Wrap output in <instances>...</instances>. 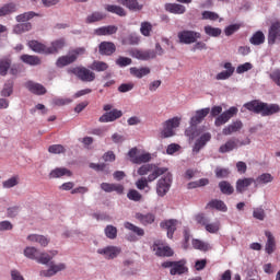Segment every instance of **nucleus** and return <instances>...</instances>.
<instances>
[{"label": "nucleus", "instance_id": "nucleus-1", "mask_svg": "<svg viewBox=\"0 0 280 280\" xmlns=\"http://www.w3.org/2000/svg\"><path fill=\"white\" fill-rule=\"evenodd\" d=\"M244 108L255 115H261V117H270L280 113V106L278 104H268L259 100H254L244 104Z\"/></svg>", "mask_w": 280, "mask_h": 280}, {"label": "nucleus", "instance_id": "nucleus-2", "mask_svg": "<svg viewBox=\"0 0 280 280\" xmlns=\"http://www.w3.org/2000/svg\"><path fill=\"white\" fill-rule=\"evenodd\" d=\"M24 257L26 259H32L33 261H36L37 264H42L43 266H47L51 262V259L58 255V250H49L40 252V249L34 247V246H27L24 248Z\"/></svg>", "mask_w": 280, "mask_h": 280}, {"label": "nucleus", "instance_id": "nucleus-3", "mask_svg": "<svg viewBox=\"0 0 280 280\" xmlns=\"http://www.w3.org/2000/svg\"><path fill=\"white\" fill-rule=\"evenodd\" d=\"M86 54V48L78 47L69 50L66 56H61L56 60V67L58 69H62L65 67H69V65H73L80 56H84Z\"/></svg>", "mask_w": 280, "mask_h": 280}, {"label": "nucleus", "instance_id": "nucleus-4", "mask_svg": "<svg viewBox=\"0 0 280 280\" xmlns=\"http://www.w3.org/2000/svg\"><path fill=\"white\" fill-rule=\"evenodd\" d=\"M165 172H167V167H159L156 164H143L138 168L139 176H148L149 174V183H154V180H156L159 176H163Z\"/></svg>", "mask_w": 280, "mask_h": 280}, {"label": "nucleus", "instance_id": "nucleus-5", "mask_svg": "<svg viewBox=\"0 0 280 280\" xmlns=\"http://www.w3.org/2000/svg\"><path fill=\"white\" fill-rule=\"evenodd\" d=\"M162 268H171L170 275H172V277H175V275H187V272H189V268L187 267V260L185 259L177 261H164L162 264Z\"/></svg>", "mask_w": 280, "mask_h": 280}, {"label": "nucleus", "instance_id": "nucleus-6", "mask_svg": "<svg viewBox=\"0 0 280 280\" xmlns=\"http://www.w3.org/2000/svg\"><path fill=\"white\" fill-rule=\"evenodd\" d=\"M67 73L70 75H77L81 82H93L95 80V72L89 70L85 67L69 68Z\"/></svg>", "mask_w": 280, "mask_h": 280}, {"label": "nucleus", "instance_id": "nucleus-7", "mask_svg": "<svg viewBox=\"0 0 280 280\" xmlns=\"http://www.w3.org/2000/svg\"><path fill=\"white\" fill-rule=\"evenodd\" d=\"M177 38L182 45H194L202 38V34L196 31L184 30L177 34Z\"/></svg>", "mask_w": 280, "mask_h": 280}, {"label": "nucleus", "instance_id": "nucleus-8", "mask_svg": "<svg viewBox=\"0 0 280 280\" xmlns=\"http://www.w3.org/2000/svg\"><path fill=\"white\" fill-rule=\"evenodd\" d=\"M172 173H166L163 177H161L156 183V194L160 198L167 196V192L172 188Z\"/></svg>", "mask_w": 280, "mask_h": 280}, {"label": "nucleus", "instance_id": "nucleus-9", "mask_svg": "<svg viewBox=\"0 0 280 280\" xmlns=\"http://www.w3.org/2000/svg\"><path fill=\"white\" fill-rule=\"evenodd\" d=\"M242 145H250V140L246 138L245 141H240V139L232 138L219 148V152L220 154H226V152H233Z\"/></svg>", "mask_w": 280, "mask_h": 280}, {"label": "nucleus", "instance_id": "nucleus-10", "mask_svg": "<svg viewBox=\"0 0 280 280\" xmlns=\"http://www.w3.org/2000/svg\"><path fill=\"white\" fill-rule=\"evenodd\" d=\"M180 126V118L173 117L166 120L163 125V130L161 132L163 139H170V137H174V129Z\"/></svg>", "mask_w": 280, "mask_h": 280}, {"label": "nucleus", "instance_id": "nucleus-11", "mask_svg": "<svg viewBox=\"0 0 280 280\" xmlns=\"http://www.w3.org/2000/svg\"><path fill=\"white\" fill-rule=\"evenodd\" d=\"M128 52L129 56H131V58H136V60L148 61L154 60V58H156V52L153 49L140 50L132 48Z\"/></svg>", "mask_w": 280, "mask_h": 280}, {"label": "nucleus", "instance_id": "nucleus-12", "mask_svg": "<svg viewBox=\"0 0 280 280\" xmlns=\"http://www.w3.org/2000/svg\"><path fill=\"white\" fill-rule=\"evenodd\" d=\"M96 253L98 255H103L105 259H117V257L121 255V248L118 246L109 245L104 248H98Z\"/></svg>", "mask_w": 280, "mask_h": 280}, {"label": "nucleus", "instance_id": "nucleus-13", "mask_svg": "<svg viewBox=\"0 0 280 280\" xmlns=\"http://www.w3.org/2000/svg\"><path fill=\"white\" fill-rule=\"evenodd\" d=\"M151 248L155 253L156 257H172L174 255L172 247L163 246L161 241H155Z\"/></svg>", "mask_w": 280, "mask_h": 280}, {"label": "nucleus", "instance_id": "nucleus-14", "mask_svg": "<svg viewBox=\"0 0 280 280\" xmlns=\"http://www.w3.org/2000/svg\"><path fill=\"white\" fill-rule=\"evenodd\" d=\"M280 43V22H273L268 31V45H275V43Z\"/></svg>", "mask_w": 280, "mask_h": 280}, {"label": "nucleus", "instance_id": "nucleus-15", "mask_svg": "<svg viewBox=\"0 0 280 280\" xmlns=\"http://www.w3.org/2000/svg\"><path fill=\"white\" fill-rule=\"evenodd\" d=\"M120 117H124V112L114 108L110 112H106L105 114H103L98 118V121L101 124H109L110 121H117V119H120Z\"/></svg>", "mask_w": 280, "mask_h": 280}, {"label": "nucleus", "instance_id": "nucleus-16", "mask_svg": "<svg viewBox=\"0 0 280 280\" xmlns=\"http://www.w3.org/2000/svg\"><path fill=\"white\" fill-rule=\"evenodd\" d=\"M67 47V40L65 38L55 39L50 43V46H48V56H52L56 54H59V51H62Z\"/></svg>", "mask_w": 280, "mask_h": 280}, {"label": "nucleus", "instance_id": "nucleus-17", "mask_svg": "<svg viewBox=\"0 0 280 280\" xmlns=\"http://www.w3.org/2000/svg\"><path fill=\"white\" fill-rule=\"evenodd\" d=\"M117 51V46L113 42H102L98 45V54L101 56H113Z\"/></svg>", "mask_w": 280, "mask_h": 280}, {"label": "nucleus", "instance_id": "nucleus-18", "mask_svg": "<svg viewBox=\"0 0 280 280\" xmlns=\"http://www.w3.org/2000/svg\"><path fill=\"white\" fill-rule=\"evenodd\" d=\"M209 113H211V108H209V107L196 110L195 116H192L190 118L189 124L191 126H198V125L202 124V121H205V117H207V115H209Z\"/></svg>", "mask_w": 280, "mask_h": 280}, {"label": "nucleus", "instance_id": "nucleus-19", "mask_svg": "<svg viewBox=\"0 0 280 280\" xmlns=\"http://www.w3.org/2000/svg\"><path fill=\"white\" fill-rule=\"evenodd\" d=\"M67 268V265L63 262H60L58 265H54V262H50V266L47 270L40 271V277H54L55 275H58V272H62Z\"/></svg>", "mask_w": 280, "mask_h": 280}, {"label": "nucleus", "instance_id": "nucleus-20", "mask_svg": "<svg viewBox=\"0 0 280 280\" xmlns=\"http://www.w3.org/2000/svg\"><path fill=\"white\" fill-rule=\"evenodd\" d=\"M209 141H211V133L210 132H206V133L201 135L196 140L195 145L192 148L194 154H198L200 152V150H202V148H205V145H207V143H209Z\"/></svg>", "mask_w": 280, "mask_h": 280}, {"label": "nucleus", "instance_id": "nucleus-21", "mask_svg": "<svg viewBox=\"0 0 280 280\" xmlns=\"http://www.w3.org/2000/svg\"><path fill=\"white\" fill-rule=\"evenodd\" d=\"M265 236L267 237L265 253H267V255H272V253L277 250V241L275 240V235H272V232L266 231Z\"/></svg>", "mask_w": 280, "mask_h": 280}, {"label": "nucleus", "instance_id": "nucleus-22", "mask_svg": "<svg viewBox=\"0 0 280 280\" xmlns=\"http://www.w3.org/2000/svg\"><path fill=\"white\" fill-rule=\"evenodd\" d=\"M160 226L162 229H165V231H167V237L172 240V237H174V233H176V226H178V220L170 219L167 221L162 222Z\"/></svg>", "mask_w": 280, "mask_h": 280}, {"label": "nucleus", "instance_id": "nucleus-23", "mask_svg": "<svg viewBox=\"0 0 280 280\" xmlns=\"http://www.w3.org/2000/svg\"><path fill=\"white\" fill-rule=\"evenodd\" d=\"M119 27L116 25L101 26L94 30V36H113L117 34Z\"/></svg>", "mask_w": 280, "mask_h": 280}, {"label": "nucleus", "instance_id": "nucleus-24", "mask_svg": "<svg viewBox=\"0 0 280 280\" xmlns=\"http://www.w3.org/2000/svg\"><path fill=\"white\" fill-rule=\"evenodd\" d=\"M101 189L106 194H113V191H116L118 196H121V194H124V185L121 184L102 183Z\"/></svg>", "mask_w": 280, "mask_h": 280}, {"label": "nucleus", "instance_id": "nucleus-25", "mask_svg": "<svg viewBox=\"0 0 280 280\" xmlns=\"http://www.w3.org/2000/svg\"><path fill=\"white\" fill-rule=\"evenodd\" d=\"M30 49L34 51L35 54H43L44 56H48V46L38 42V40H30L27 43Z\"/></svg>", "mask_w": 280, "mask_h": 280}, {"label": "nucleus", "instance_id": "nucleus-26", "mask_svg": "<svg viewBox=\"0 0 280 280\" xmlns=\"http://www.w3.org/2000/svg\"><path fill=\"white\" fill-rule=\"evenodd\" d=\"M224 71H221L217 74L215 80H229L235 73V67H233V63L225 62L223 65Z\"/></svg>", "mask_w": 280, "mask_h": 280}, {"label": "nucleus", "instance_id": "nucleus-27", "mask_svg": "<svg viewBox=\"0 0 280 280\" xmlns=\"http://www.w3.org/2000/svg\"><path fill=\"white\" fill-rule=\"evenodd\" d=\"M25 86L34 95H45V93H47V89H45L43 84L35 83L34 81H27Z\"/></svg>", "mask_w": 280, "mask_h": 280}, {"label": "nucleus", "instance_id": "nucleus-28", "mask_svg": "<svg viewBox=\"0 0 280 280\" xmlns=\"http://www.w3.org/2000/svg\"><path fill=\"white\" fill-rule=\"evenodd\" d=\"M255 183V178L253 177H245V178H240L236 180V191L237 194H244L250 185Z\"/></svg>", "mask_w": 280, "mask_h": 280}, {"label": "nucleus", "instance_id": "nucleus-29", "mask_svg": "<svg viewBox=\"0 0 280 280\" xmlns=\"http://www.w3.org/2000/svg\"><path fill=\"white\" fill-rule=\"evenodd\" d=\"M28 242H32L33 244H39L42 248H47L49 246V238L45 235L40 234H30L27 236Z\"/></svg>", "mask_w": 280, "mask_h": 280}, {"label": "nucleus", "instance_id": "nucleus-30", "mask_svg": "<svg viewBox=\"0 0 280 280\" xmlns=\"http://www.w3.org/2000/svg\"><path fill=\"white\" fill-rule=\"evenodd\" d=\"M20 60L24 62V65H30V67H38V65H42L40 57L36 55H27L24 54L20 57Z\"/></svg>", "mask_w": 280, "mask_h": 280}, {"label": "nucleus", "instance_id": "nucleus-31", "mask_svg": "<svg viewBox=\"0 0 280 280\" xmlns=\"http://www.w3.org/2000/svg\"><path fill=\"white\" fill-rule=\"evenodd\" d=\"M275 177L270 173H262L257 178L254 179L255 187H264V185H268V183H272Z\"/></svg>", "mask_w": 280, "mask_h": 280}, {"label": "nucleus", "instance_id": "nucleus-32", "mask_svg": "<svg viewBox=\"0 0 280 280\" xmlns=\"http://www.w3.org/2000/svg\"><path fill=\"white\" fill-rule=\"evenodd\" d=\"M136 220H139L143 224V226H148V224H154V220H156V217L153 213H140L137 212L135 215Z\"/></svg>", "mask_w": 280, "mask_h": 280}, {"label": "nucleus", "instance_id": "nucleus-33", "mask_svg": "<svg viewBox=\"0 0 280 280\" xmlns=\"http://www.w3.org/2000/svg\"><path fill=\"white\" fill-rule=\"evenodd\" d=\"M243 127L244 124H242V120H236L230 124L228 127L223 128L222 132L225 137H229L230 135H233V132H240V129Z\"/></svg>", "mask_w": 280, "mask_h": 280}, {"label": "nucleus", "instance_id": "nucleus-34", "mask_svg": "<svg viewBox=\"0 0 280 280\" xmlns=\"http://www.w3.org/2000/svg\"><path fill=\"white\" fill-rule=\"evenodd\" d=\"M165 10L171 14H185V12H187L185 5L178 3H166Z\"/></svg>", "mask_w": 280, "mask_h": 280}, {"label": "nucleus", "instance_id": "nucleus-35", "mask_svg": "<svg viewBox=\"0 0 280 280\" xmlns=\"http://www.w3.org/2000/svg\"><path fill=\"white\" fill-rule=\"evenodd\" d=\"M119 2L125 8H128V10H131V12H140V10H143V4H139L138 0H119Z\"/></svg>", "mask_w": 280, "mask_h": 280}, {"label": "nucleus", "instance_id": "nucleus-36", "mask_svg": "<svg viewBox=\"0 0 280 280\" xmlns=\"http://www.w3.org/2000/svg\"><path fill=\"white\" fill-rule=\"evenodd\" d=\"M208 207L210 209H215L217 211H222V213H226L229 211V207H226V203L220 199H212Z\"/></svg>", "mask_w": 280, "mask_h": 280}, {"label": "nucleus", "instance_id": "nucleus-37", "mask_svg": "<svg viewBox=\"0 0 280 280\" xmlns=\"http://www.w3.org/2000/svg\"><path fill=\"white\" fill-rule=\"evenodd\" d=\"M219 189L224 196H233V194L235 192V188L233 187V185H231L226 180H222L219 183Z\"/></svg>", "mask_w": 280, "mask_h": 280}, {"label": "nucleus", "instance_id": "nucleus-38", "mask_svg": "<svg viewBox=\"0 0 280 280\" xmlns=\"http://www.w3.org/2000/svg\"><path fill=\"white\" fill-rule=\"evenodd\" d=\"M62 176H71V171L66 167H57L49 173V178H62Z\"/></svg>", "mask_w": 280, "mask_h": 280}, {"label": "nucleus", "instance_id": "nucleus-39", "mask_svg": "<svg viewBox=\"0 0 280 280\" xmlns=\"http://www.w3.org/2000/svg\"><path fill=\"white\" fill-rule=\"evenodd\" d=\"M10 67H12V59L9 57H4L0 59V75H8V71H10Z\"/></svg>", "mask_w": 280, "mask_h": 280}, {"label": "nucleus", "instance_id": "nucleus-40", "mask_svg": "<svg viewBox=\"0 0 280 280\" xmlns=\"http://www.w3.org/2000/svg\"><path fill=\"white\" fill-rule=\"evenodd\" d=\"M130 73L135 78H139V79L145 78V75H150V68H148V67H142V68L132 67V68H130Z\"/></svg>", "mask_w": 280, "mask_h": 280}, {"label": "nucleus", "instance_id": "nucleus-41", "mask_svg": "<svg viewBox=\"0 0 280 280\" xmlns=\"http://www.w3.org/2000/svg\"><path fill=\"white\" fill-rule=\"evenodd\" d=\"M205 34L207 36H210L211 38H219V36H222V28L220 27H213L211 25H206L203 27Z\"/></svg>", "mask_w": 280, "mask_h": 280}, {"label": "nucleus", "instance_id": "nucleus-42", "mask_svg": "<svg viewBox=\"0 0 280 280\" xmlns=\"http://www.w3.org/2000/svg\"><path fill=\"white\" fill-rule=\"evenodd\" d=\"M200 129H198V125L189 124V127L185 130V135L188 137L190 141H194L196 137H200Z\"/></svg>", "mask_w": 280, "mask_h": 280}, {"label": "nucleus", "instance_id": "nucleus-43", "mask_svg": "<svg viewBox=\"0 0 280 280\" xmlns=\"http://www.w3.org/2000/svg\"><path fill=\"white\" fill-rule=\"evenodd\" d=\"M32 23L24 22L13 26V34H25V32H31Z\"/></svg>", "mask_w": 280, "mask_h": 280}, {"label": "nucleus", "instance_id": "nucleus-44", "mask_svg": "<svg viewBox=\"0 0 280 280\" xmlns=\"http://www.w3.org/2000/svg\"><path fill=\"white\" fill-rule=\"evenodd\" d=\"M21 183V177L19 175H13L9 179L2 182L3 189H12L13 187H16Z\"/></svg>", "mask_w": 280, "mask_h": 280}, {"label": "nucleus", "instance_id": "nucleus-45", "mask_svg": "<svg viewBox=\"0 0 280 280\" xmlns=\"http://www.w3.org/2000/svg\"><path fill=\"white\" fill-rule=\"evenodd\" d=\"M249 43L252 45H264L266 43V35H264V32L258 31L249 38Z\"/></svg>", "mask_w": 280, "mask_h": 280}, {"label": "nucleus", "instance_id": "nucleus-46", "mask_svg": "<svg viewBox=\"0 0 280 280\" xmlns=\"http://www.w3.org/2000/svg\"><path fill=\"white\" fill-rule=\"evenodd\" d=\"M14 93V81H7L0 92L1 97H10Z\"/></svg>", "mask_w": 280, "mask_h": 280}, {"label": "nucleus", "instance_id": "nucleus-47", "mask_svg": "<svg viewBox=\"0 0 280 280\" xmlns=\"http://www.w3.org/2000/svg\"><path fill=\"white\" fill-rule=\"evenodd\" d=\"M124 226L128 231H131V233H135V235H138V237H143V235H145V231L142 228H139L128 221L124 223Z\"/></svg>", "mask_w": 280, "mask_h": 280}, {"label": "nucleus", "instance_id": "nucleus-48", "mask_svg": "<svg viewBox=\"0 0 280 280\" xmlns=\"http://www.w3.org/2000/svg\"><path fill=\"white\" fill-rule=\"evenodd\" d=\"M141 43V36L137 33H130L124 40L122 45H139Z\"/></svg>", "mask_w": 280, "mask_h": 280}, {"label": "nucleus", "instance_id": "nucleus-49", "mask_svg": "<svg viewBox=\"0 0 280 280\" xmlns=\"http://www.w3.org/2000/svg\"><path fill=\"white\" fill-rule=\"evenodd\" d=\"M192 248H195L196 250H202L203 253H207V250H211V245L198 238H194Z\"/></svg>", "mask_w": 280, "mask_h": 280}, {"label": "nucleus", "instance_id": "nucleus-50", "mask_svg": "<svg viewBox=\"0 0 280 280\" xmlns=\"http://www.w3.org/2000/svg\"><path fill=\"white\" fill-rule=\"evenodd\" d=\"M34 16H38V13H36L34 11H28V12H24L20 15H16L15 21H18V23H27V21H32V19H34Z\"/></svg>", "mask_w": 280, "mask_h": 280}, {"label": "nucleus", "instance_id": "nucleus-51", "mask_svg": "<svg viewBox=\"0 0 280 280\" xmlns=\"http://www.w3.org/2000/svg\"><path fill=\"white\" fill-rule=\"evenodd\" d=\"M100 21H104V13L100 11H95L92 14L88 15L85 19V23L91 24V23H97Z\"/></svg>", "mask_w": 280, "mask_h": 280}, {"label": "nucleus", "instance_id": "nucleus-52", "mask_svg": "<svg viewBox=\"0 0 280 280\" xmlns=\"http://www.w3.org/2000/svg\"><path fill=\"white\" fill-rule=\"evenodd\" d=\"M105 10L112 12V14H117L118 16H126V10L119 5L108 4Z\"/></svg>", "mask_w": 280, "mask_h": 280}, {"label": "nucleus", "instance_id": "nucleus-53", "mask_svg": "<svg viewBox=\"0 0 280 280\" xmlns=\"http://www.w3.org/2000/svg\"><path fill=\"white\" fill-rule=\"evenodd\" d=\"M152 161V154L142 153L133 160V165H141L142 163H150Z\"/></svg>", "mask_w": 280, "mask_h": 280}, {"label": "nucleus", "instance_id": "nucleus-54", "mask_svg": "<svg viewBox=\"0 0 280 280\" xmlns=\"http://www.w3.org/2000/svg\"><path fill=\"white\" fill-rule=\"evenodd\" d=\"M104 234L107 240H117V228L114 225H107L104 229Z\"/></svg>", "mask_w": 280, "mask_h": 280}, {"label": "nucleus", "instance_id": "nucleus-55", "mask_svg": "<svg viewBox=\"0 0 280 280\" xmlns=\"http://www.w3.org/2000/svg\"><path fill=\"white\" fill-rule=\"evenodd\" d=\"M140 33L142 36L150 37L152 34V23L150 22H141L140 24Z\"/></svg>", "mask_w": 280, "mask_h": 280}, {"label": "nucleus", "instance_id": "nucleus-56", "mask_svg": "<svg viewBox=\"0 0 280 280\" xmlns=\"http://www.w3.org/2000/svg\"><path fill=\"white\" fill-rule=\"evenodd\" d=\"M13 12H16V4L14 3L4 4L0 8V16H7V14H12Z\"/></svg>", "mask_w": 280, "mask_h": 280}, {"label": "nucleus", "instance_id": "nucleus-57", "mask_svg": "<svg viewBox=\"0 0 280 280\" xmlns=\"http://www.w3.org/2000/svg\"><path fill=\"white\" fill-rule=\"evenodd\" d=\"M220 226H221V223L220 221H214L211 223L208 222V224L205 226V230L208 232V233H211V234H215L220 231Z\"/></svg>", "mask_w": 280, "mask_h": 280}, {"label": "nucleus", "instance_id": "nucleus-58", "mask_svg": "<svg viewBox=\"0 0 280 280\" xmlns=\"http://www.w3.org/2000/svg\"><path fill=\"white\" fill-rule=\"evenodd\" d=\"M253 218H255V220L264 222V220H266V210H264V208L261 207L254 208Z\"/></svg>", "mask_w": 280, "mask_h": 280}, {"label": "nucleus", "instance_id": "nucleus-59", "mask_svg": "<svg viewBox=\"0 0 280 280\" xmlns=\"http://www.w3.org/2000/svg\"><path fill=\"white\" fill-rule=\"evenodd\" d=\"M91 69L93 71H106L108 69V63L104 62V61H93Z\"/></svg>", "mask_w": 280, "mask_h": 280}, {"label": "nucleus", "instance_id": "nucleus-60", "mask_svg": "<svg viewBox=\"0 0 280 280\" xmlns=\"http://www.w3.org/2000/svg\"><path fill=\"white\" fill-rule=\"evenodd\" d=\"M127 198L129 200H132L133 202H140L141 198H143L142 195H140L139 190L137 189H130L127 194Z\"/></svg>", "mask_w": 280, "mask_h": 280}, {"label": "nucleus", "instance_id": "nucleus-61", "mask_svg": "<svg viewBox=\"0 0 280 280\" xmlns=\"http://www.w3.org/2000/svg\"><path fill=\"white\" fill-rule=\"evenodd\" d=\"M148 183H152V182L148 180V177H141L136 182V187L140 191H143V189L145 188L150 189V185Z\"/></svg>", "mask_w": 280, "mask_h": 280}, {"label": "nucleus", "instance_id": "nucleus-62", "mask_svg": "<svg viewBox=\"0 0 280 280\" xmlns=\"http://www.w3.org/2000/svg\"><path fill=\"white\" fill-rule=\"evenodd\" d=\"M195 220H196L197 224H200L201 226H205V229L209 224V222H211L209 217H206L205 213L197 214L195 217Z\"/></svg>", "mask_w": 280, "mask_h": 280}, {"label": "nucleus", "instance_id": "nucleus-63", "mask_svg": "<svg viewBox=\"0 0 280 280\" xmlns=\"http://www.w3.org/2000/svg\"><path fill=\"white\" fill-rule=\"evenodd\" d=\"M73 100L71 98H60V97H55L52 98V106H67L71 104Z\"/></svg>", "mask_w": 280, "mask_h": 280}, {"label": "nucleus", "instance_id": "nucleus-64", "mask_svg": "<svg viewBox=\"0 0 280 280\" xmlns=\"http://www.w3.org/2000/svg\"><path fill=\"white\" fill-rule=\"evenodd\" d=\"M269 78H270V80H272V82H275V84H277V86H280V69L273 70L269 74Z\"/></svg>", "mask_w": 280, "mask_h": 280}]
</instances>
